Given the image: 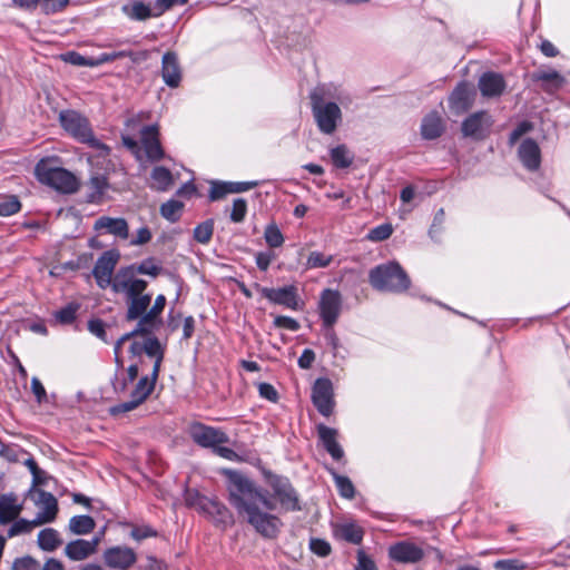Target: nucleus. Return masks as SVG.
<instances>
[{
    "mask_svg": "<svg viewBox=\"0 0 570 570\" xmlns=\"http://www.w3.org/2000/svg\"><path fill=\"white\" fill-rule=\"evenodd\" d=\"M228 475V492L230 503L253 529L264 539H275L281 532L283 522L277 511H299L297 492L289 480L276 474H267V483L272 492L257 485L243 474L222 470Z\"/></svg>",
    "mask_w": 570,
    "mask_h": 570,
    "instance_id": "obj_1",
    "label": "nucleus"
},
{
    "mask_svg": "<svg viewBox=\"0 0 570 570\" xmlns=\"http://www.w3.org/2000/svg\"><path fill=\"white\" fill-rule=\"evenodd\" d=\"M163 272V265L154 257L146 258L139 264L121 267L116 273L115 293L130 299V316L136 317L142 313L151 294L146 293L148 282L138 275H147L153 278Z\"/></svg>",
    "mask_w": 570,
    "mask_h": 570,
    "instance_id": "obj_2",
    "label": "nucleus"
},
{
    "mask_svg": "<svg viewBox=\"0 0 570 570\" xmlns=\"http://www.w3.org/2000/svg\"><path fill=\"white\" fill-rule=\"evenodd\" d=\"M311 109L320 132L333 135L342 125V107L352 102L350 92L334 83H321L309 92Z\"/></svg>",
    "mask_w": 570,
    "mask_h": 570,
    "instance_id": "obj_3",
    "label": "nucleus"
},
{
    "mask_svg": "<svg viewBox=\"0 0 570 570\" xmlns=\"http://www.w3.org/2000/svg\"><path fill=\"white\" fill-rule=\"evenodd\" d=\"M368 281L380 292L402 293L411 285L410 277L397 262L375 266L370 271Z\"/></svg>",
    "mask_w": 570,
    "mask_h": 570,
    "instance_id": "obj_4",
    "label": "nucleus"
},
{
    "mask_svg": "<svg viewBox=\"0 0 570 570\" xmlns=\"http://www.w3.org/2000/svg\"><path fill=\"white\" fill-rule=\"evenodd\" d=\"M37 179L45 185L63 194H71L78 189V180L69 170L50 166L49 159H41L35 167Z\"/></svg>",
    "mask_w": 570,
    "mask_h": 570,
    "instance_id": "obj_5",
    "label": "nucleus"
},
{
    "mask_svg": "<svg viewBox=\"0 0 570 570\" xmlns=\"http://www.w3.org/2000/svg\"><path fill=\"white\" fill-rule=\"evenodd\" d=\"M59 120L61 127L76 140L90 147L108 150V147L95 137L89 120L80 112L70 109L62 110Z\"/></svg>",
    "mask_w": 570,
    "mask_h": 570,
    "instance_id": "obj_6",
    "label": "nucleus"
},
{
    "mask_svg": "<svg viewBox=\"0 0 570 570\" xmlns=\"http://www.w3.org/2000/svg\"><path fill=\"white\" fill-rule=\"evenodd\" d=\"M127 304L126 320L127 321H138L134 333L139 334H150L155 330L159 327L161 324V314L166 306V297L163 294H159L155 301L153 306L149 308L151 299L146 305L145 309L140 315L132 317L130 316V299L125 298Z\"/></svg>",
    "mask_w": 570,
    "mask_h": 570,
    "instance_id": "obj_7",
    "label": "nucleus"
},
{
    "mask_svg": "<svg viewBox=\"0 0 570 570\" xmlns=\"http://www.w3.org/2000/svg\"><path fill=\"white\" fill-rule=\"evenodd\" d=\"M343 309V297L337 289L325 288L320 294L317 311L322 326H334Z\"/></svg>",
    "mask_w": 570,
    "mask_h": 570,
    "instance_id": "obj_8",
    "label": "nucleus"
},
{
    "mask_svg": "<svg viewBox=\"0 0 570 570\" xmlns=\"http://www.w3.org/2000/svg\"><path fill=\"white\" fill-rule=\"evenodd\" d=\"M119 254L115 250L104 252L97 259L92 274L97 285L101 289L111 287L115 293L116 274L114 275L115 267L118 263Z\"/></svg>",
    "mask_w": 570,
    "mask_h": 570,
    "instance_id": "obj_9",
    "label": "nucleus"
},
{
    "mask_svg": "<svg viewBox=\"0 0 570 570\" xmlns=\"http://www.w3.org/2000/svg\"><path fill=\"white\" fill-rule=\"evenodd\" d=\"M492 125V116L481 110L471 114L462 121L461 131L463 137L480 141L489 136Z\"/></svg>",
    "mask_w": 570,
    "mask_h": 570,
    "instance_id": "obj_10",
    "label": "nucleus"
},
{
    "mask_svg": "<svg viewBox=\"0 0 570 570\" xmlns=\"http://www.w3.org/2000/svg\"><path fill=\"white\" fill-rule=\"evenodd\" d=\"M312 402L318 413L328 417L335 407L333 383L327 377H318L312 386Z\"/></svg>",
    "mask_w": 570,
    "mask_h": 570,
    "instance_id": "obj_11",
    "label": "nucleus"
},
{
    "mask_svg": "<svg viewBox=\"0 0 570 570\" xmlns=\"http://www.w3.org/2000/svg\"><path fill=\"white\" fill-rule=\"evenodd\" d=\"M157 379L150 376H142L136 384L130 394V400L119 403L111 409L112 414L126 413L138 407L154 391Z\"/></svg>",
    "mask_w": 570,
    "mask_h": 570,
    "instance_id": "obj_12",
    "label": "nucleus"
},
{
    "mask_svg": "<svg viewBox=\"0 0 570 570\" xmlns=\"http://www.w3.org/2000/svg\"><path fill=\"white\" fill-rule=\"evenodd\" d=\"M262 294L269 302L293 311H299L303 306L297 294V288L294 285H287L278 288L264 287L262 288Z\"/></svg>",
    "mask_w": 570,
    "mask_h": 570,
    "instance_id": "obj_13",
    "label": "nucleus"
},
{
    "mask_svg": "<svg viewBox=\"0 0 570 570\" xmlns=\"http://www.w3.org/2000/svg\"><path fill=\"white\" fill-rule=\"evenodd\" d=\"M104 562L110 569L127 570L137 561L134 549L127 546H115L105 550Z\"/></svg>",
    "mask_w": 570,
    "mask_h": 570,
    "instance_id": "obj_14",
    "label": "nucleus"
},
{
    "mask_svg": "<svg viewBox=\"0 0 570 570\" xmlns=\"http://www.w3.org/2000/svg\"><path fill=\"white\" fill-rule=\"evenodd\" d=\"M389 558L402 564H413L424 558V551L411 541H400L389 548Z\"/></svg>",
    "mask_w": 570,
    "mask_h": 570,
    "instance_id": "obj_15",
    "label": "nucleus"
},
{
    "mask_svg": "<svg viewBox=\"0 0 570 570\" xmlns=\"http://www.w3.org/2000/svg\"><path fill=\"white\" fill-rule=\"evenodd\" d=\"M518 158L528 171L539 170L542 161L540 146L532 138L523 139L518 147Z\"/></svg>",
    "mask_w": 570,
    "mask_h": 570,
    "instance_id": "obj_16",
    "label": "nucleus"
},
{
    "mask_svg": "<svg viewBox=\"0 0 570 570\" xmlns=\"http://www.w3.org/2000/svg\"><path fill=\"white\" fill-rule=\"evenodd\" d=\"M474 97V88L466 82H460L449 97L450 109L454 114L461 115L472 107Z\"/></svg>",
    "mask_w": 570,
    "mask_h": 570,
    "instance_id": "obj_17",
    "label": "nucleus"
},
{
    "mask_svg": "<svg viewBox=\"0 0 570 570\" xmlns=\"http://www.w3.org/2000/svg\"><path fill=\"white\" fill-rule=\"evenodd\" d=\"M158 136V128L155 125L145 126L140 131L142 149L150 161H158L164 157Z\"/></svg>",
    "mask_w": 570,
    "mask_h": 570,
    "instance_id": "obj_18",
    "label": "nucleus"
},
{
    "mask_svg": "<svg viewBox=\"0 0 570 570\" xmlns=\"http://www.w3.org/2000/svg\"><path fill=\"white\" fill-rule=\"evenodd\" d=\"M99 543L100 537L91 540L77 539L67 543L65 554L72 561H82L96 553Z\"/></svg>",
    "mask_w": 570,
    "mask_h": 570,
    "instance_id": "obj_19",
    "label": "nucleus"
},
{
    "mask_svg": "<svg viewBox=\"0 0 570 570\" xmlns=\"http://www.w3.org/2000/svg\"><path fill=\"white\" fill-rule=\"evenodd\" d=\"M161 77L170 88H177L181 81V68L175 52H166L161 60Z\"/></svg>",
    "mask_w": 570,
    "mask_h": 570,
    "instance_id": "obj_20",
    "label": "nucleus"
},
{
    "mask_svg": "<svg viewBox=\"0 0 570 570\" xmlns=\"http://www.w3.org/2000/svg\"><path fill=\"white\" fill-rule=\"evenodd\" d=\"M39 512L35 519L36 524H45L52 522L58 513V501L55 495L47 491L39 492Z\"/></svg>",
    "mask_w": 570,
    "mask_h": 570,
    "instance_id": "obj_21",
    "label": "nucleus"
},
{
    "mask_svg": "<svg viewBox=\"0 0 570 570\" xmlns=\"http://www.w3.org/2000/svg\"><path fill=\"white\" fill-rule=\"evenodd\" d=\"M316 429L320 441L332 459L335 461L343 459L344 450L336 440L338 434L337 430L326 426L325 424H318Z\"/></svg>",
    "mask_w": 570,
    "mask_h": 570,
    "instance_id": "obj_22",
    "label": "nucleus"
},
{
    "mask_svg": "<svg viewBox=\"0 0 570 570\" xmlns=\"http://www.w3.org/2000/svg\"><path fill=\"white\" fill-rule=\"evenodd\" d=\"M479 89L483 97L494 98L503 94L505 81L502 75L498 72H484L479 79Z\"/></svg>",
    "mask_w": 570,
    "mask_h": 570,
    "instance_id": "obj_23",
    "label": "nucleus"
},
{
    "mask_svg": "<svg viewBox=\"0 0 570 570\" xmlns=\"http://www.w3.org/2000/svg\"><path fill=\"white\" fill-rule=\"evenodd\" d=\"M94 228L98 232L105 230L108 234L127 239L129 236L128 224L125 218L101 216L95 222Z\"/></svg>",
    "mask_w": 570,
    "mask_h": 570,
    "instance_id": "obj_24",
    "label": "nucleus"
},
{
    "mask_svg": "<svg viewBox=\"0 0 570 570\" xmlns=\"http://www.w3.org/2000/svg\"><path fill=\"white\" fill-rule=\"evenodd\" d=\"M532 79L550 95L557 92L566 83V78L556 70H538L532 75Z\"/></svg>",
    "mask_w": 570,
    "mask_h": 570,
    "instance_id": "obj_25",
    "label": "nucleus"
},
{
    "mask_svg": "<svg viewBox=\"0 0 570 570\" xmlns=\"http://www.w3.org/2000/svg\"><path fill=\"white\" fill-rule=\"evenodd\" d=\"M444 131V125L441 116L436 112L428 114L421 124V135L426 140L439 138Z\"/></svg>",
    "mask_w": 570,
    "mask_h": 570,
    "instance_id": "obj_26",
    "label": "nucleus"
},
{
    "mask_svg": "<svg viewBox=\"0 0 570 570\" xmlns=\"http://www.w3.org/2000/svg\"><path fill=\"white\" fill-rule=\"evenodd\" d=\"M22 510V505L18 503L16 495L3 494L0 498V523L7 524L14 521Z\"/></svg>",
    "mask_w": 570,
    "mask_h": 570,
    "instance_id": "obj_27",
    "label": "nucleus"
},
{
    "mask_svg": "<svg viewBox=\"0 0 570 570\" xmlns=\"http://www.w3.org/2000/svg\"><path fill=\"white\" fill-rule=\"evenodd\" d=\"M174 185L170 170L164 166H156L150 173V188L158 191H167Z\"/></svg>",
    "mask_w": 570,
    "mask_h": 570,
    "instance_id": "obj_28",
    "label": "nucleus"
},
{
    "mask_svg": "<svg viewBox=\"0 0 570 570\" xmlns=\"http://www.w3.org/2000/svg\"><path fill=\"white\" fill-rule=\"evenodd\" d=\"M109 187L108 177L101 173H91L88 181V199L90 203H98Z\"/></svg>",
    "mask_w": 570,
    "mask_h": 570,
    "instance_id": "obj_29",
    "label": "nucleus"
},
{
    "mask_svg": "<svg viewBox=\"0 0 570 570\" xmlns=\"http://www.w3.org/2000/svg\"><path fill=\"white\" fill-rule=\"evenodd\" d=\"M189 435L202 448H214V430L203 423L195 422L189 426Z\"/></svg>",
    "mask_w": 570,
    "mask_h": 570,
    "instance_id": "obj_30",
    "label": "nucleus"
},
{
    "mask_svg": "<svg viewBox=\"0 0 570 570\" xmlns=\"http://www.w3.org/2000/svg\"><path fill=\"white\" fill-rule=\"evenodd\" d=\"M256 181H223L216 180V199L227 194H238L253 189Z\"/></svg>",
    "mask_w": 570,
    "mask_h": 570,
    "instance_id": "obj_31",
    "label": "nucleus"
},
{
    "mask_svg": "<svg viewBox=\"0 0 570 570\" xmlns=\"http://www.w3.org/2000/svg\"><path fill=\"white\" fill-rule=\"evenodd\" d=\"M334 532L337 538L353 544H358L363 540V530L352 522L336 525Z\"/></svg>",
    "mask_w": 570,
    "mask_h": 570,
    "instance_id": "obj_32",
    "label": "nucleus"
},
{
    "mask_svg": "<svg viewBox=\"0 0 570 570\" xmlns=\"http://www.w3.org/2000/svg\"><path fill=\"white\" fill-rule=\"evenodd\" d=\"M327 472L331 474V476L334 480L335 487L338 491V494L347 500H352L355 497V487L351 479L345 475H341L336 472L335 469L327 466Z\"/></svg>",
    "mask_w": 570,
    "mask_h": 570,
    "instance_id": "obj_33",
    "label": "nucleus"
},
{
    "mask_svg": "<svg viewBox=\"0 0 570 570\" xmlns=\"http://www.w3.org/2000/svg\"><path fill=\"white\" fill-rule=\"evenodd\" d=\"M330 157L336 168H348L354 161V154L344 144L330 149Z\"/></svg>",
    "mask_w": 570,
    "mask_h": 570,
    "instance_id": "obj_34",
    "label": "nucleus"
},
{
    "mask_svg": "<svg viewBox=\"0 0 570 570\" xmlns=\"http://www.w3.org/2000/svg\"><path fill=\"white\" fill-rule=\"evenodd\" d=\"M62 540L59 532L52 528H46L38 533V544L43 551H55Z\"/></svg>",
    "mask_w": 570,
    "mask_h": 570,
    "instance_id": "obj_35",
    "label": "nucleus"
},
{
    "mask_svg": "<svg viewBox=\"0 0 570 570\" xmlns=\"http://www.w3.org/2000/svg\"><path fill=\"white\" fill-rule=\"evenodd\" d=\"M96 527L90 515H75L69 520L68 529L72 534L83 535L90 533Z\"/></svg>",
    "mask_w": 570,
    "mask_h": 570,
    "instance_id": "obj_36",
    "label": "nucleus"
},
{
    "mask_svg": "<svg viewBox=\"0 0 570 570\" xmlns=\"http://www.w3.org/2000/svg\"><path fill=\"white\" fill-rule=\"evenodd\" d=\"M81 304L78 302H70L66 306L53 313L57 323L61 325H70L77 320L78 312Z\"/></svg>",
    "mask_w": 570,
    "mask_h": 570,
    "instance_id": "obj_37",
    "label": "nucleus"
},
{
    "mask_svg": "<svg viewBox=\"0 0 570 570\" xmlns=\"http://www.w3.org/2000/svg\"><path fill=\"white\" fill-rule=\"evenodd\" d=\"M144 352L148 356L155 358V363H154L151 373H153L154 379H157L158 374H159V370H160V364L163 361V351H161V346H160V343L158 342V340L157 338H148L147 341H145Z\"/></svg>",
    "mask_w": 570,
    "mask_h": 570,
    "instance_id": "obj_38",
    "label": "nucleus"
},
{
    "mask_svg": "<svg viewBox=\"0 0 570 570\" xmlns=\"http://www.w3.org/2000/svg\"><path fill=\"white\" fill-rule=\"evenodd\" d=\"M183 207L184 205L181 202L177 199H169L160 206V214L165 219L175 223L180 218Z\"/></svg>",
    "mask_w": 570,
    "mask_h": 570,
    "instance_id": "obj_39",
    "label": "nucleus"
},
{
    "mask_svg": "<svg viewBox=\"0 0 570 570\" xmlns=\"http://www.w3.org/2000/svg\"><path fill=\"white\" fill-rule=\"evenodd\" d=\"M124 11L130 19L134 20H146L153 16L149 6L145 4L141 1H136L129 7H124Z\"/></svg>",
    "mask_w": 570,
    "mask_h": 570,
    "instance_id": "obj_40",
    "label": "nucleus"
},
{
    "mask_svg": "<svg viewBox=\"0 0 570 570\" xmlns=\"http://www.w3.org/2000/svg\"><path fill=\"white\" fill-rule=\"evenodd\" d=\"M264 239L272 248L281 247L284 244V236L278 226L274 223H271L265 227Z\"/></svg>",
    "mask_w": 570,
    "mask_h": 570,
    "instance_id": "obj_41",
    "label": "nucleus"
},
{
    "mask_svg": "<svg viewBox=\"0 0 570 570\" xmlns=\"http://www.w3.org/2000/svg\"><path fill=\"white\" fill-rule=\"evenodd\" d=\"M323 337L326 344L331 347L334 357L344 358V355H341V342L340 338L334 331V326H322Z\"/></svg>",
    "mask_w": 570,
    "mask_h": 570,
    "instance_id": "obj_42",
    "label": "nucleus"
},
{
    "mask_svg": "<svg viewBox=\"0 0 570 570\" xmlns=\"http://www.w3.org/2000/svg\"><path fill=\"white\" fill-rule=\"evenodd\" d=\"M393 230L392 224L384 223L372 228L366 238L371 242H383L391 237Z\"/></svg>",
    "mask_w": 570,
    "mask_h": 570,
    "instance_id": "obj_43",
    "label": "nucleus"
},
{
    "mask_svg": "<svg viewBox=\"0 0 570 570\" xmlns=\"http://www.w3.org/2000/svg\"><path fill=\"white\" fill-rule=\"evenodd\" d=\"M332 261V255H325L321 252H312L306 261V269L327 267Z\"/></svg>",
    "mask_w": 570,
    "mask_h": 570,
    "instance_id": "obj_44",
    "label": "nucleus"
},
{
    "mask_svg": "<svg viewBox=\"0 0 570 570\" xmlns=\"http://www.w3.org/2000/svg\"><path fill=\"white\" fill-rule=\"evenodd\" d=\"M39 524L35 523V519L29 521L26 519H16L13 524L8 530V537L12 538L21 533L30 532L35 527Z\"/></svg>",
    "mask_w": 570,
    "mask_h": 570,
    "instance_id": "obj_45",
    "label": "nucleus"
},
{
    "mask_svg": "<svg viewBox=\"0 0 570 570\" xmlns=\"http://www.w3.org/2000/svg\"><path fill=\"white\" fill-rule=\"evenodd\" d=\"M21 209V204L17 196H10L0 202V216L8 217L17 214Z\"/></svg>",
    "mask_w": 570,
    "mask_h": 570,
    "instance_id": "obj_46",
    "label": "nucleus"
},
{
    "mask_svg": "<svg viewBox=\"0 0 570 570\" xmlns=\"http://www.w3.org/2000/svg\"><path fill=\"white\" fill-rule=\"evenodd\" d=\"M445 222V213H444V209L443 208H440L434 217H433V222L430 226V229H429V236L438 242L439 240V236L441 235L442 230H443V224Z\"/></svg>",
    "mask_w": 570,
    "mask_h": 570,
    "instance_id": "obj_47",
    "label": "nucleus"
},
{
    "mask_svg": "<svg viewBox=\"0 0 570 570\" xmlns=\"http://www.w3.org/2000/svg\"><path fill=\"white\" fill-rule=\"evenodd\" d=\"M135 334L136 333H134V331L131 333L124 334L120 338L117 340V342L115 344L114 354H115V363H116V367H117V373H119V371L124 370V360L121 356L122 346L125 345L126 342H129V340L132 338V336Z\"/></svg>",
    "mask_w": 570,
    "mask_h": 570,
    "instance_id": "obj_48",
    "label": "nucleus"
},
{
    "mask_svg": "<svg viewBox=\"0 0 570 570\" xmlns=\"http://www.w3.org/2000/svg\"><path fill=\"white\" fill-rule=\"evenodd\" d=\"M247 213V202L244 198H236L233 202L230 212V220L234 223H240L244 220Z\"/></svg>",
    "mask_w": 570,
    "mask_h": 570,
    "instance_id": "obj_49",
    "label": "nucleus"
},
{
    "mask_svg": "<svg viewBox=\"0 0 570 570\" xmlns=\"http://www.w3.org/2000/svg\"><path fill=\"white\" fill-rule=\"evenodd\" d=\"M495 570H524L527 564L519 559H502L493 564Z\"/></svg>",
    "mask_w": 570,
    "mask_h": 570,
    "instance_id": "obj_50",
    "label": "nucleus"
},
{
    "mask_svg": "<svg viewBox=\"0 0 570 570\" xmlns=\"http://www.w3.org/2000/svg\"><path fill=\"white\" fill-rule=\"evenodd\" d=\"M213 234V223L212 220H207L202 225H198L194 230V237L199 243L209 242Z\"/></svg>",
    "mask_w": 570,
    "mask_h": 570,
    "instance_id": "obj_51",
    "label": "nucleus"
},
{
    "mask_svg": "<svg viewBox=\"0 0 570 570\" xmlns=\"http://www.w3.org/2000/svg\"><path fill=\"white\" fill-rule=\"evenodd\" d=\"M309 549L318 557H327L331 553V546L327 541L313 538L309 541Z\"/></svg>",
    "mask_w": 570,
    "mask_h": 570,
    "instance_id": "obj_52",
    "label": "nucleus"
},
{
    "mask_svg": "<svg viewBox=\"0 0 570 570\" xmlns=\"http://www.w3.org/2000/svg\"><path fill=\"white\" fill-rule=\"evenodd\" d=\"M274 325L275 327L285 328L292 332H296L301 327L299 323L295 318L283 315L276 316L274 318Z\"/></svg>",
    "mask_w": 570,
    "mask_h": 570,
    "instance_id": "obj_53",
    "label": "nucleus"
},
{
    "mask_svg": "<svg viewBox=\"0 0 570 570\" xmlns=\"http://www.w3.org/2000/svg\"><path fill=\"white\" fill-rule=\"evenodd\" d=\"M12 570H40V564L31 557H22L13 562Z\"/></svg>",
    "mask_w": 570,
    "mask_h": 570,
    "instance_id": "obj_54",
    "label": "nucleus"
},
{
    "mask_svg": "<svg viewBox=\"0 0 570 570\" xmlns=\"http://www.w3.org/2000/svg\"><path fill=\"white\" fill-rule=\"evenodd\" d=\"M88 330L89 332L100 338L104 342H108L106 337V325L104 321L99 318H92L88 322Z\"/></svg>",
    "mask_w": 570,
    "mask_h": 570,
    "instance_id": "obj_55",
    "label": "nucleus"
},
{
    "mask_svg": "<svg viewBox=\"0 0 570 570\" xmlns=\"http://www.w3.org/2000/svg\"><path fill=\"white\" fill-rule=\"evenodd\" d=\"M157 535V531L149 525L135 527L130 532V537L136 541H141L147 538Z\"/></svg>",
    "mask_w": 570,
    "mask_h": 570,
    "instance_id": "obj_56",
    "label": "nucleus"
},
{
    "mask_svg": "<svg viewBox=\"0 0 570 570\" xmlns=\"http://www.w3.org/2000/svg\"><path fill=\"white\" fill-rule=\"evenodd\" d=\"M274 258L275 255L269 250L258 252L255 255L256 265L261 271H267Z\"/></svg>",
    "mask_w": 570,
    "mask_h": 570,
    "instance_id": "obj_57",
    "label": "nucleus"
},
{
    "mask_svg": "<svg viewBox=\"0 0 570 570\" xmlns=\"http://www.w3.org/2000/svg\"><path fill=\"white\" fill-rule=\"evenodd\" d=\"M187 2V0H156L155 2V16H159L166 10L175 7L183 6Z\"/></svg>",
    "mask_w": 570,
    "mask_h": 570,
    "instance_id": "obj_58",
    "label": "nucleus"
},
{
    "mask_svg": "<svg viewBox=\"0 0 570 570\" xmlns=\"http://www.w3.org/2000/svg\"><path fill=\"white\" fill-rule=\"evenodd\" d=\"M354 570H379L375 562L365 554L364 551L357 552V564Z\"/></svg>",
    "mask_w": 570,
    "mask_h": 570,
    "instance_id": "obj_59",
    "label": "nucleus"
},
{
    "mask_svg": "<svg viewBox=\"0 0 570 570\" xmlns=\"http://www.w3.org/2000/svg\"><path fill=\"white\" fill-rule=\"evenodd\" d=\"M258 392H259V395L263 397V399H266L271 402H276L277 399H278V393L277 391L275 390V387L269 384V383H261L258 385Z\"/></svg>",
    "mask_w": 570,
    "mask_h": 570,
    "instance_id": "obj_60",
    "label": "nucleus"
},
{
    "mask_svg": "<svg viewBox=\"0 0 570 570\" xmlns=\"http://www.w3.org/2000/svg\"><path fill=\"white\" fill-rule=\"evenodd\" d=\"M62 57L66 62H69L73 66H92V63L86 57L75 51L67 52Z\"/></svg>",
    "mask_w": 570,
    "mask_h": 570,
    "instance_id": "obj_61",
    "label": "nucleus"
},
{
    "mask_svg": "<svg viewBox=\"0 0 570 570\" xmlns=\"http://www.w3.org/2000/svg\"><path fill=\"white\" fill-rule=\"evenodd\" d=\"M68 0H41V4L46 13H55L66 7Z\"/></svg>",
    "mask_w": 570,
    "mask_h": 570,
    "instance_id": "obj_62",
    "label": "nucleus"
},
{
    "mask_svg": "<svg viewBox=\"0 0 570 570\" xmlns=\"http://www.w3.org/2000/svg\"><path fill=\"white\" fill-rule=\"evenodd\" d=\"M151 239V232L148 227H141L137 230V235L135 238L130 240V245H144L147 244Z\"/></svg>",
    "mask_w": 570,
    "mask_h": 570,
    "instance_id": "obj_63",
    "label": "nucleus"
},
{
    "mask_svg": "<svg viewBox=\"0 0 570 570\" xmlns=\"http://www.w3.org/2000/svg\"><path fill=\"white\" fill-rule=\"evenodd\" d=\"M314 360H315V353L312 350L306 348L303 351V353L298 357L297 364L301 368L307 370L312 366Z\"/></svg>",
    "mask_w": 570,
    "mask_h": 570,
    "instance_id": "obj_64",
    "label": "nucleus"
}]
</instances>
